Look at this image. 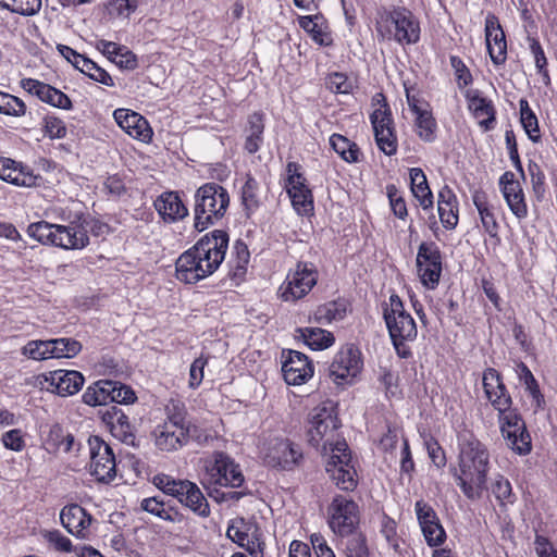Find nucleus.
Returning <instances> with one entry per match:
<instances>
[{
  "mask_svg": "<svg viewBox=\"0 0 557 557\" xmlns=\"http://www.w3.org/2000/svg\"><path fill=\"white\" fill-rule=\"evenodd\" d=\"M482 384L484 395L493 409L497 411V417L515 409L512 407V397L499 371L494 368L485 369L482 376Z\"/></svg>",
  "mask_w": 557,
  "mask_h": 557,
  "instance_id": "19",
  "label": "nucleus"
},
{
  "mask_svg": "<svg viewBox=\"0 0 557 557\" xmlns=\"http://www.w3.org/2000/svg\"><path fill=\"white\" fill-rule=\"evenodd\" d=\"M199 429L187 418L184 409L169 414L154 430L156 446L163 451H174L187 445L190 440H199Z\"/></svg>",
  "mask_w": 557,
  "mask_h": 557,
  "instance_id": "8",
  "label": "nucleus"
},
{
  "mask_svg": "<svg viewBox=\"0 0 557 557\" xmlns=\"http://www.w3.org/2000/svg\"><path fill=\"white\" fill-rule=\"evenodd\" d=\"M140 509L164 521L173 523L182 522L184 519L183 513H181L176 508L166 505L163 499L158 496L144 498L140 502Z\"/></svg>",
  "mask_w": 557,
  "mask_h": 557,
  "instance_id": "34",
  "label": "nucleus"
},
{
  "mask_svg": "<svg viewBox=\"0 0 557 557\" xmlns=\"http://www.w3.org/2000/svg\"><path fill=\"white\" fill-rule=\"evenodd\" d=\"M84 64L85 65H83V73L85 75H87L89 78H91L98 83H101L106 86L111 87L114 85V82H113L112 77L110 76V74L102 67L98 66L97 63L89 60V61H84Z\"/></svg>",
  "mask_w": 557,
  "mask_h": 557,
  "instance_id": "60",
  "label": "nucleus"
},
{
  "mask_svg": "<svg viewBox=\"0 0 557 557\" xmlns=\"http://www.w3.org/2000/svg\"><path fill=\"white\" fill-rule=\"evenodd\" d=\"M264 116L260 112H253L248 116L245 127V150L248 153H256L263 143Z\"/></svg>",
  "mask_w": 557,
  "mask_h": 557,
  "instance_id": "33",
  "label": "nucleus"
},
{
  "mask_svg": "<svg viewBox=\"0 0 557 557\" xmlns=\"http://www.w3.org/2000/svg\"><path fill=\"white\" fill-rule=\"evenodd\" d=\"M152 483L164 494L175 497L197 516L202 518L210 516L209 503L196 483L188 480H176L165 473L156 474L152 478Z\"/></svg>",
  "mask_w": 557,
  "mask_h": 557,
  "instance_id": "9",
  "label": "nucleus"
},
{
  "mask_svg": "<svg viewBox=\"0 0 557 557\" xmlns=\"http://www.w3.org/2000/svg\"><path fill=\"white\" fill-rule=\"evenodd\" d=\"M51 358H74L82 351V344L67 337L50 339Z\"/></svg>",
  "mask_w": 557,
  "mask_h": 557,
  "instance_id": "45",
  "label": "nucleus"
},
{
  "mask_svg": "<svg viewBox=\"0 0 557 557\" xmlns=\"http://www.w3.org/2000/svg\"><path fill=\"white\" fill-rule=\"evenodd\" d=\"M91 225L99 228L106 227L102 223L87 218H78L67 225L52 224L47 221H39L28 225V236L35 238L42 245H51L62 249H83L89 245V231Z\"/></svg>",
  "mask_w": 557,
  "mask_h": 557,
  "instance_id": "3",
  "label": "nucleus"
},
{
  "mask_svg": "<svg viewBox=\"0 0 557 557\" xmlns=\"http://www.w3.org/2000/svg\"><path fill=\"white\" fill-rule=\"evenodd\" d=\"M293 207L300 214H308L313 210V196L309 189H302L300 191H293L289 194Z\"/></svg>",
  "mask_w": 557,
  "mask_h": 557,
  "instance_id": "57",
  "label": "nucleus"
},
{
  "mask_svg": "<svg viewBox=\"0 0 557 557\" xmlns=\"http://www.w3.org/2000/svg\"><path fill=\"white\" fill-rule=\"evenodd\" d=\"M51 358H74L82 351V344L67 337L50 339Z\"/></svg>",
  "mask_w": 557,
  "mask_h": 557,
  "instance_id": "44",
  "label": "nucleus"
},
{
  "mask_svg": "<svg viewBox=\"0 0 557 557\" xmlns=\"http://www.w3.org/2000/svg\"><path fill=\"white\" fill-rule=\"evenodd\" d=\"M485 40L488 54L495 65H502L507 60V41L499 20L494 14L485 18Z\"/></svg>",
  "mask_w": 557,
  "mask_h": 557,
  "instance_id": "25",
  "label": "nucleus"
},
{
  "mask_svg": "<svg viewBox=\"0 0 557 557\" xmlns=\"http://www.w3.org/2000/svg\"><path fill=\"white\" fill-rule=\"evenodd\" d=\"M259 183L248 175L244 186L242 187V205L246 211V215L250 216L260 207Z\"/></svg>",
  "mask_w": 557,
  "mask_h": 557,
  "instance_id": "43",
  "label": "nucleus"
},
{
  "mask_svg": "<svg viewBox=\"0 0 557 557\" xmlns=\"http://www.w3.org/2000/svg\"><path fill=\"white\" fill-rule=\"evenodd\" d=\"M456 463L449 466V474L468 500H479L487 490L492 468L488 446L466 424L456 431Z\"/></svg>",
  "mask_w": 557,
  "mask_h": 557,
  "instance_id": "1",
  "label": "nucleus"
},
{
  "mask_svg": "<svg viewBox=\"0 0 557 557\" xmlns=\"http://www.w3.org/2000/svg\"><path fill=\"white\" fill-rule=\"evenodd\" d=\"M363 368L362 354L352 344L342 347L329 367V377L337 385L345 386L355 382Z\"/></svg>",
  "mask_w": 557,
  "mask_h": 557,
  "instance_id": "14",
  "label": "nucleus"
},
{
  "mask_svg": "<svg viewBox=\"0 0 557 557\" xmlns=\"http://www.w3.org/2000/svg\"><path fill=\"white\" fill-rule=\"evenodd\" d=\"M332 148L341 156L343 160L349 163L358 162L360 149L358 145L339 134H333L330 138Z\"/></svg>",
  "mask_w": 557,
  "mask_h": 557,
  "instance_id": "41",
  "label": "nucleus"
},
{
  "mask_svg": "<svg viewBox=\"0 0 557 557\" xmlns=\"http://www.w3.org/2000/svg\"><path fill=\"white\" fill-rule=\"evenodd\" d=\"M226 536L238 546L243 547L251 557H263L265 543L260 528L244 518L231 521L226 530Z\"/></svg>",
  "mask_w": 557,
  "mask_h": 557,
  "instance_id": "17",
  "label": "nucleus"
},
{
  "mask_svg": "<svg viewBox=\"0 0 557 557\" xmlns=\"http://www.w3.org/2000/svg\"><path fill=\"white\" fill-rule=\"evenodd\" d=\"M383 317L397 355L404 359L411 357L412 352L406 343L413 342L418 334L412 315Z\"/></svg>",
  "mask_w": 557,
  "mask_h": 557,
  "instance_id": "20",
  "label": "nucleus"
},
{
  "mask_svg": "<svg viewBox=\"0 0 557 557\" xmlns=\"http://www.w3.org/2000/svg\"><path fill=\"white\" fill-rule=\"evenodd\" d=\"M428 456L432 463L440 470L444 469L447 465L446 451L434 437H430L425 441Z\"/></svg>",
  "mask_w": 557,
  "mask_h": 557,
  "instance_id": "59",
  "label": "nucleus"
},
{
  "mask_svg": "<svg viewBox=\"0 0 557 557\" xmlns=\"http://www.w3.org/2000/svg\"><path fill=\"white\" fill-rule=\"evenodd\" d=\"M375 141L379 149L386 156H394L397 152V137L395 129H381L374 133Z\"/></svg>",
  "mask_w": 557,
  "mask_h": 557,
  "instance_id": "55",
  "label": "nucleus"
},
{
  "mask_svg": "<svg viewBox=\"0 0 557 557\" xmlns=\"http://www.w3.org/2000/svg\"><path fill=\"white\" fill-rule=\"evenodd\" d=\"M450 65L455 71V76L457 79V84L460 88L469 86L472 84L473 78L468 69V66L463 63V61L457 55H450L449 58Z\"/></svg>",
  "mask_w": 557,
  "mask_h": 557,
  "instance_id": "63",
  "label": "nucleus"
},
{
  "mask_svg": "<svg viewBox=\"0 0 557 557\" xmlns=\"http://www.w3.org/2000/svg\"><path fill=\"white\" fill-rule=\"evenodd\" d=\"M159 216L164 223H176L188 216V208L176 191H164L153 202Z\"/></svg>",
  "mask_w": 557,
  "mask_h": 557,
  "instance_id": "28",
  "label": "nucleus"
},
{
  "mask_svg": "<svg viewBox=\"0 0 557 557\" xmlns=\"http://www.w3.org/2000/svg\"><path fill=\"white\" fill-rule=\"evenodd\" d=\"M528 171L531 176V183L534 194L537 199L544 197L545 194V174L542 171L541 166L533 161H530L528 165Z\"/></svg>",
  "mask_w": 557,
  "mask_h": 557,
  "instance_id": "64",
  "label": "nucleus"
},
{
  "mask_svg": "<svg viewBox=\"0 0 557 557\" xmlns=\"http://www.w3.org/2000/svg\"><path fill=\"white\" fill-rule=\"evenodd\" d=\"M21 86L28 94L52 107L64 110L72 108V101L64 92L46 83L33 78H23Z\"/></svg>",
  "mask_w": 557,
  "mask_h": 557,
  "instance_id": "26",
  "label": "nucleus"
},
{
  "mask_svg": "<svg viewBox=\"0 0 557 557\" xmlns=\"http://www.w3.org/2000/svg\"><path fill=\"white\" fill-rule=\"evenodd\" d=\"M114 119L119 126L131 137L148 141L151 139L152 131L145 117L127 109L114 111Z\"/></svg>",
  "mask_w": 557,
  "mask_h": 557,
  "instance_id": "29",
  "label": "nucleus"
},
{
  "mask_svg": "<svg viewBox=\"0 0 557 557\" xmlns=\"http://www.w3.org/2000/svg\"><path fill=\"white\" fill-rule=\"evenodd\" d=\"M115 381L99 380L89 385L83 394V401L91 407L106 406L113 403Z\"/></svg>",
  "mask_w": 557,
  "mask_h": 557,
  "instance_id": "30",
  "label": "nucleus"
},
{
  "mask_svg": "<svg viewBox=\"0 0 557 557\" xmlns=\"http://www.w3.org/2000/svg\"><path fill=\"white\" fill-rule=\"evenodd\" d=\"M296 333L312 350H324L335 343L333 333L321 327H298Z\"/></svg>",
  "mask_w": 557,
  "mask_h": 557,
  "instance_id": "32",
  "label": "nucleus"
},
{
  "mask_svg": "<svg viewBox=\"0 0 557 557\" xmlns=\"http://www.w3.org/2000/svg\"><path fill=\"white\" fill-rule=\"evenodd\" d=\"M227 247L228 234L225 231L214 230L206 234L176 260L177 280L195 284L209 276L224 260Z\"/></svg>",
  "mask_w": 557,
  "mask_h": 557,
  "instance_id": "2",
  "label": "nucleus"
},
{
  "mask_svg": "<svg viewBox=\"0 0 557 557\" xmlns=\"http://www.w3.org/2000/svg\"><path fill=\"white\" fill-rule=\"evenodd\" d=\"M416 267L418 276L429 289H434L442 275V253L434 242H422L418 248Z\"/></svg>",
  "mask_w": 557,
  "mask_h": 557,
  "instance_id": "18",
  "label": "nucleus"
},
{
  "mask_svg": "<svg viewBox=\"0 0 557 557\" xmlns=\"http://www.w3.org/2000/svg\"><path fill=\"white\" fill-rule=\"evenodd\" d=\"M414 511L426 544L430 547L443 545L447 534L434 508L429 503L420 499L414 504Z\"/></svg>",
  "mask_w": 557,
  "mask_h": 557,
  "instance_id": "21",
  "label": "nucleus"
},
{
  "mask_svg": "<svg viewBox=\"0 0 557 557\" xmlns=\"http://www.w3.org/2000/svg\"><path fill=\"white\" fill-rule=\"evenodd\" d=\"M490 490L500 509H507L508 506H512L517 502V495L512 490L510 481L500 473L495 475Z\"/></svg>",
  "mask_w": 557,
  "mask_h": 557,
  "instance_id": "40",
  "label": "nucleus"
},
{
  "mask_svg": "<svg viewBox=\"0 0 557 557\" xmlns=\"http://www.w3.org/2000/svg\"><path fill=\"white\" fill-rule=\"evenodd\" d=\"M308 443L323 455H327L339 443L346 442L339 436L342 426L338 418L337 405L332 400H324L312 408L307 419Z\"/></svg>",
  "mask_w": 557,
  "mask_h": 557,
  "instance_id": "4",
  "label": "nucleus"
},
{
  "mask_svg": "<svg viewBox=\"0 0 557 557\" xmlns=\"http://www.w3.org/2000/svg\"><path fill=\"white\" fill-rule=\"evenodd\" d=\"M498 425L508 448L519 456L531 453L532 437L518 408L499 416Z\"/></svg>",
  "mask_w": 557,
  "mask_h": 557,
  "instance_id": "13",
  "label": "nucleus"
},
{
  "mask_svg": "<svg viewBox=\"0 0 557 557\" xmlns=\"http://www.w3.org/2000/svg\"><path fill=\"white\" fill-rule=\"evenodd\" d=\"M50 339L30 341L23 348V354L34 360L51 359Z\"/></svg>",
  "mask_w": 557,
  "mask_h": 557,
  "instance_id": "54",
  "label": "nucleus"
},
{
  "mask_svg": "<svg viewBox=\"0 0 557 557\" xmlns=\"http://www.w3.org/2000/svg\"><path fill=\"white\" fill-rule=\"evenodd\" d=\"M60 520L63 528L77 539H87L90 534L92 516L78 504H69L61 509Z\"/></svg>",
  "mask_w": 557,
  "mask_h": 557,
  "instance_id": "24",
  "label": "nucleus"
},
{
  "mask_svg": "<svg viewBox=\"0 0 557 557\" xmlns=\"http://www.w3.org/2000/svg\"><path fill=\"white\" fill-rule=\"evenodd\" d=\"M0 113L20 117L25 115L26 104L18 97L0 91Z\"/></svg>",
  "mask_w": 557,
  "mask_h": 557,
  "instance_id": "49",
  "label": "nucleus"
},
{
  "mask_svg": "<svg viewBox=\"0 0 557 557\" xmlns=\"http://www.w3.org/2000/svg\"><path fill=\"white\" fill-rule=\"evenodd\" d=\"M230 205L227 190L219 184L207 183L194 196V226L201 232L215 224L226 213Z\"/></svg>",
  "mask_w": 557,
  "mask_h": 557,
  "instance_id": "7",
  "label": "nucleus"
},
{
  "mask_svg": "<svg viewBox=\"0 0 557 557\" xmlns=\"http://www.w3.org/2000/svg\"><path fill=\"white\" fill-rule=\"evenodd\" d=\"M287 193L293 194V191H300L302 189H309V187L306 184V177L302 175V173L299 172V165L295 162H289L287 164Z\"/></svg>",
  "mask_w": 557,
  "mask_h": 557,
  "instance_id": "58",
  "label": "nucleus"
},
{
  "mask_svg": "<svg viewBox=\"0 0 557 557\" xmlns=\"http://www.w3.org/2000/svg\"><path fill=\"white\" fill-rule=\"evenodd\" d=\"M326 87L336 94H349L352 90V83L344 73L334 72L326 77Z\"/></svg>",
  "mask_w": 557,
  "mask_h": 557,
  "instance_id": "61",
  "label": "nucleus"
},
{
  "mask_svg": "<svg viewBox=\"0 0 557 557\" xmlns=\"http://www.w3.org/2000/svg\"><path fill=\"white\" fill-rule=\"evenodd\" d=\"M4 181L16 186L32 187L36 185L37 176L14 161L11 170L5 174Z\"/></svg>",
  "mask_w": 557,
  "mask_h": 557,
  "instance_id": "50",
  "label": "nucleus"
},
{
  "mask_svg": "<svg viewBox=\"0 0 557 557\" xmlns=\"http://www.w3.org/2000/svg\"><path fill=\"white\" fill-rule=\"evenodd\" d=\"M46 381L49 383V389L59 396L66 397L81 391L85 377L76 370L58 369L49 372Z\"/></svg>",
  "mask_w": 557,
  "mask_h": 557,
  "instance_id": "27",
  "label": "nucleus"
},
{
  "mask_svg": "<svg viewBox=\"0 0 557 557\" xmlns=\"http://www.w3.org/2000/svg\"><path fill=\"white\" fill-rule=\"evenodd\" d=\"M375 28L383 39L395 40L400 45H413L420 39V23L406 7L377 10Z\"/></svg>",
  "mask_w": 557,
  "mask_h": 557,
  "instance_id": "6",
  "label": "nucleus"
},
{
  "mask_svg": "<svg viewBox=\"0 0 557 557\" xmlns=\"http://www.w3.org/2000/svg\"><path fill=\"white\" fill-rule=\"evenodd\" d=\"M412 112L416 114L414 127L418 137L425 143H433L436 139L437 123L432 112L412 106Z\"/></svg>",
  "mask_w": 557,
  "mask_h": 557,
  "instance_id": "35",
  "label": "nucleus"
},
{
  "mask_svg": "<svg viewBox=\"0 0 557 557\" xmlns=\"http://www.w3.org/2000/svg\"><path fill=\"white\" fill-rule=\"evenodd\" d=\"M90 474L100 483H110L116 476L115 455L112 447L100 436L88 438Z\"/></svg>",
  "mask_w": 557,
  "mask_h": 557,
  "instance_id": "15",
  "label": "nucleus"
},
{
  "mask_svg": "<svg viewBox=\"0 0 557 557\" xmlns=\"http://www.w3.org/2000/svg\"><path fill=\"white\" fill-rule=\"evenodd\" d=\"M206 476L208 488H212V495L218 502L239 500L245 493L240 491L221 492L216 487L238 488L245 482L240 466L223 451H214L207 461Z\"/></svg>",
  "mask_w": 557,
  "mask_h": 557,
  "instance_id": "5",
  "label": "nucleus"
},
{
  "mask_svg": "<svg viewBox=\"0 0 557 557\" xmlns=\"http://www.w3.org/2000/svg\"><path fill=\"white\" fill-rule=\"evenodd\" d=\"M472 200L479 211L484 230L491 237H496L498 224L494 214V207L490 205L486 194L483 190H474Z\"/></svg>",
  "mask_w": 557,
  "mask_h": 557,
  "instance_id": "37",
  "label": "nucleus"
},
{
  "mask_svg": "<svg viewBox=\"0 0 557 557\" xmlns=\"http://www.w3.org/2000/svg\"><path fill=\"white\" fill-rule=\"evenodd\" d=\"M529 48L534 58L537 73L542 76L545 86L550 85V75L547 69L548 62L541 42L534 37H528Z\"/></svg>",
  "mask_w": 557,
  "mask_h": 557,
  "instance_id": "47",
  "label": "nucleus"
},
{
  "mask_svg": "<svg viewBox=\"0 0 557 557\" xmlns=\"http://www.w3.org/2000/svg\"><path fill=\"white\" fill-rule=\"evenodd\" d=\"M520 107V122L528 134L529 138L533 143H537L541 138L540 136V128H539V121L534 112L529 106L528 100L520 99L519 101Z\"/></svg>",
  "mask_w": 557,
  "mask_h": 557,
  "instance_id": "46",
  "label": "nucleus"
},
{
  "mask_svg": "<svg viewBox=\"0 0 557 557\" xmlns=\"http://www.w3.org/2000/svg\"><path fill=\"white\" fill-rule=\"evenodd\" d=\"M44 445L49 453H70L74 449L75 438L61 424L54 423L50 426L44 440Z\"/></svg>",
  "mask_w": 557,
  "mask_h": 557,
  "instance_id": "31",
  "label": "nucleus"
},
{
  "mask_svg": "<svg viewBox=\"0 0 557 557\" xmlns=\"http://www.w3.org/2000/svg\"><path fill=\"white\" fill-rule=\"evenodd\" d=\"M380 381L385 388V394L388 398L401 397V389L399 387V375L391 369L383 368Z\"/></svg>",
  "mask_w": 557,
  "mask_h": 557,
  "instance_id": "56",
  "label": "nucleus"
},
{
  "mask_svg": "<svg viewBox=\"0 0 557 557\" xmlns=\"http://www.w3.org/2000/svg\"><path fill=\"white\" fill-rule=\"evenodd\" d=\"M100 413L102 422L113 437L128 446H138L136 428L124 410L117 406H111Z\"/></svg>",
  "mask_w": 557,
  "mask_h": 557,
  "instance_id": "22",
  "label": "nucleus"
},
{
  "mask_svg": "<svg viewBox=\"0 0 557 557\" xmlns=\"http://www.w3.org/2000/svg\"><path fill=\"white\" fill-rule=\"evenodd\" d=\"M380 532L385 537L388 545L395 552H398L400 547V537L397 534V523L384 511L381 516Z\"/></svg>",
  "mask_w": 557,
  "mask_h": 557,
  "instance_id": "51",
  "label": "nucleus"
},
{
  "mask_svg": "<svg viewBox=\"0 0 557 557\" xmlns=\"http://www.w3.org/2000/svg\"><path fill=\"white\" fill-rule=\"evenodd\" d=\"M318 282V270L311 262L299 261L280 287L284 301H295L306 296Z\"/></svg>",
  "mask_w": 557,
  "mask_h": 557,
  "instance_id": "16",
  "label": "nucleus"
},
{
  "mask_svg": "<svg viewBox=\"0 0 557 557\" xmlns=\"http://www.w3.org/2000/svg\"><path fill=\"white\" fill-rule=\"evenodd\" d=\"M349 537L345 547L346 557H370L368 541L362 532H356Z\"/></svg>",
  "mask_w": 557,
  "mask_h": 557,
  "instance_id": "52",
  "label": "nucleus"
},
{
  "mask_svg": "<svg viewBox=\"0 0 557 557\" xmlns=\"http://www.w3.org/2000/svg\"><path fill=\"white\" fill-rule=\"evenodd\" d=\"M517 368L519 381L524 385L525 392L531 397L534 410L544 409L545 398L532 371L522 361L518 363Z\"/></svg>",
  "mask_w": 557,
  "mask_h": 557,
  "instance_id": "36",
  "label": "nucleus"
},
{
  "mask_svg": "<svg viewBox=\"0 0 557 557\" xmlns=\"http://www.w3.org/2000/svg\"><path fill=\"white\" fill-rule=\"evenodd\" d=\"M41 8V0H13L7 10L25 16L35 15Z\"/></svg>",
  "mask_w": 557,
  "mask_h": 557,
  "instance_id": "62",
  "label": "nucleus"
},
{
  "mask_svg": "<svg viewBox=\"0 0 557 557\" xmlns=\"http://www.w3.org/2000/svg\"><path fill=\"white\" fill-rule=\"evenodd\" d=\"M361 510L358 503L342 494L333 496L326 509V523L338 537H349L360 528Z\"/></svg>",
  "mask_w": 557,
  "mask_h": 557,
  "instance_id": "10",
  "label": "nucleus"
},
{
  "mask_svg": "<svg viewBox=\"0 0 557 557\" xmlns=\"http://www.w3.org/2000/svg\"><path fill=\"white\" fill-rule=\"evenodd\" d=\"M322 20L319 15L301 16L299 18V25L302 29L310 34L313 41L320 46H330L332 44V37L329 33L322 29L319 23Z\"/></svg>",
  "mask_w": 557,
  "mask_h": 557,
  "instance_id": "42",
  "label": "nucleus"
},
{
  "mask_svg": "<svg viewBox=\"0 0 557 557\" xmlns=\"http://www.w3.org/2000/svg\"><path fill=\"white\" fill-rule=\"evenodd\" d=\"M261 455L265 466L283 471L294 470L304 459L300 446L289 438L282 437L268 441Z\"/></svg>",
  "mask_w": 557,
  "mask_h": 557,
  "instance_id": "12",
  "label": "nucleus"
},
{
  "mask_svg": "<svg viewBox=\"0 0 557 557\" xmlns=\"http://www.w3.org/2000/svg\"><path fill=\"white\" fill-rule=\"evenodd\" d=\"M330 458L325 470L335 484L343 492H354L359 483L355 463L352 462L351 450L346 442H342L329 453Z\"/></svg>",
  "mask_w": 557,
  "mask_h": 557,
  "instance_id": "11",
  "label": "nucleus"
},
{
  "mask_svg": "<svg viewBox=\"0 0 557 557\" xmlns=\"http://www.w3.org/2000/svg\"><path fill=\"white\" fill-rule=\"evenodd\" d=\"M41 536L48 547L54 552L70 554L74 549L72 541L58 529L44 530Z\"/></svg>",
  "mask_w": 557,
  "mask_h": 557,
  "instance_id": "48",
  "label": "nucleus"
},
{
  "mask_svg": "<svg viewBox=\"0 0 557 557\" xmlns=\"http://www.w3.org/2000/svg\"><path fill=\"white\" fill-rule=\"evenodd\" d=\"M374 133L381 129H395L392 113L388 104L384 102L370 116Z\"/></svg>",
  "mask_w": 557,
  "mask_h": 557,
  "instance_id": "53",
  "label": "nucleus"
},
{
  "mask_svg": "<svg viewBox=\"0 0 557 557\" xmlns=\"http://www.w3.org/2000/svg\"><path fill=\"white\" fill-rule=\"evenodd\" d=\"M282 372L286 384L302 385L314 374L312 361L302 352L297 350L283 351Z\"/></svg>",
  "mask_w": 557,
  "mask_h": 557,
  "instance_id": "23",
  "label": "nucleus"
},
{
  "mask_svg": "<svg viewBox=\"0 0 557 557\" xmlns=\"http://www.w3.org/2000/svg\"><path fill=\"white\" fill-rule=\"evenodd\" d=\"M411 191L419 205L424 209L433 207V195L429 187L426 176L420 168L410 169Z\"/></svg>",
  "mask_w": 557,
  "mask_h": 557,
  "instance_id": "38",
  "label": "nucleus"
},
{
  "mask_svg": "<svg viewBox=\"0 0 557 557\" xmlns=\"http://www.w3.org/2000/svg\"><path fill=\"white\" fill-rule=\"evenodd\" d=\"M469 109L479 120L484 129L493 128L495 122V109L491 100L475 94L469 97Z\"/></svg>",
  "mask_w": 557,
  "mask_h": 557,
  "instance_id": "39",
  "label": "nucleus"
}]
</instances>
